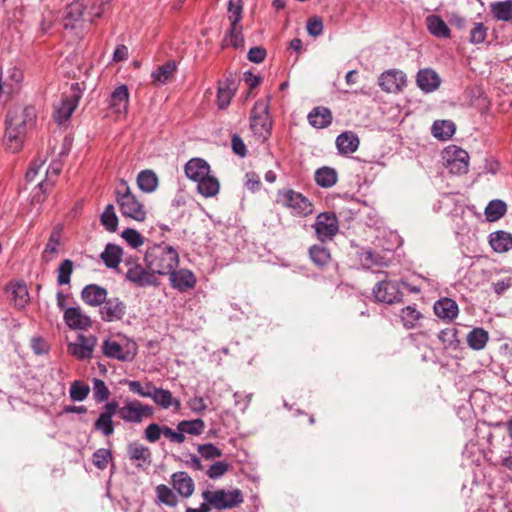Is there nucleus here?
<instances>
[{"mask_svg":"<svg viewBox=\"0 0 512 512\" xmlns=\"http://www.w3.org/2000/svg\"><path fill=\"white\" fill-rule=\"evenodd\" d=\"M35 122L36 110L33 106L10 110L6 116V148L13 153L18 152L23 146L27 131L34 127Z\"/></svg>","mask_w":512,"mask_h":512,"instance_id":"obj_1","label":"nucleus"},{"mask_svg":"<svg viewBox=\"0 0 512 512\" xmlns=\"http://www.w3.org/2000/svg\"><path fill=\"white\" fill-rule=\"evenodd\" d=\"M146 267L156 275L166 276L179 264V253L171 245L160 243L150 246L145 253Z\"/></svg>","mask_w":512,"mask_h":512,"instance_id":"obj_2","label":"nucleus"},{"mask_svg":"<svg viewBox=\"0 0 512 512\" xmlns=\"http://www.w3.org/2000/svg\"><path fill=\"white\" fill-rule=\"evenodd\" d=\"M101 349L107 358L130 362L134 360L138 347L134 340L122 334H115L103 341Z\"/></svg>","mask_w":512,"mask_h":512,"instance_id":"obj_3","label":"nucleus"},{"mask_svg":"<svg viewBox=\"0 0 512 512\" xmlns=\"http://www.w3.org/2000/svg\"><path fill=\"white\" fill-rule=\"evenodd\" d=\"M116 201L124 217L142 222L146 218L144 205L132 193L127 181L121 179L116 189Z\"/></svg>","mask_w":512,"mask_h":512,"instance_id":"obj_4","label":"nucleus"},{"mask_svg":"<svg viewBox=\"0 0 512 512\" xmlns=\"http://www.w3.org/2000/svg\"><path fill=\"white\" fill-rule=\"evenodd\" d=\"M203 500L208 501L216 510H228L240 506L244 502V495L238 488L204 490L201 494Z\"/></svg>","mask_w":512,"mask_h":512,"instance_id":"obj_5","label":"nucleus"},{"mask_svg":"<svg viewBox=\"0 0 512 512\" xmlns=\"http://www.w3.org/2000/svg\"><path fill=\"white\" fill-rule=\"evenodd\" d=\"M277 203L288 208L294 216L305 217L313 213L312 202L301 193L292 189L279 190Z\"/></svg>","mask_w":512,"mask_h":512,"instance_id":"obj_6","label":"nucleus"},{"mask_svg":"<svg viewBox=\"0 0 512 512\" xmlns=\"http://www.w3.org/2000/svg\"><path fill=\"white\" fill-rule=\"evenodd\" d=\"M118 416L127 423L140 424L143 420L151 418L154 415V409L148 404L139 400L125 399L123 405H118L116 411Z\"/></svg>","mask_w":512,"mask_h":512,"instance_id":"obj_7","label":"nucleus"},{"mask_svg":"<svg viewBox=\"0 0 512 512\" xmlns=\"http://www.w3.org/2000/svg\"><path fill=\"white\" fill-rule=\"evenodd\" d=\"M443 165L452 174H465L469 167V155L464 149L450 145L442 153Z\"/></svg>","mask_w":512,"mask_h":512,"instance_id":"obj_8","label":"nucleus"},{"mask_svg":"<svg viewBox=\"0 0 512 512\" xmlns=\"http://www.w3.org/2000/svg\"><path fill=\"white\" fill-rule=\"evenodd\" d=\"M81 98V90L79 84L75 83L71 86V93L61 99L60 103L55 107L54 119L57 123L62 124L67 121Z\"/></svg>","mask_w":512,"mask_h":512,"instance_id":"obj_9","label":"nucleus"},{"mask_svg":"<svg viewBox=\"0 0 512 512\" xmlns=\"http://www.w3.org/2000/svg\"><path fill=\"white\" fill-rule=\"evenodd\" d=\"M97 345V337L94 335L78 334L74 342H69L67 349L69 354L77 360H89L93 357Z\"/></svg>","mask_w":512,"mask_h":512,"instance_id":"obj_10","label":"nucleus"},{"mask_svg":"<svg viewBox=\"0 0 512 512\" xmlns=\"http://www.w3.org/2000/svg\"><path fill=\"white\" fill-rule=\"evenodd\" d=\"M269 106L264 100L257 101L251 112V129L259 136L269 133L271 122L268 115Z\"/></svg>","mask_w":512,"mask_h":512,"instance_id":"obj_11","label":"nucleus"},{"mask_svg":"<svg viewBox=\"0 0 512 512\" xmlns=\"http://www.w3.org/2000/svg\"><path fill=\"white\" fill-rule=\"evenodd\" d=\"M314 228L316 236L320 241L331 240L339 230L337 217L329 212L320 213L316 217Z\"/></svg>","mask_w":512,"mask_h":512,"instance_id":"obj_12","label":"nucleus"},{"mask_svg":"<svg viewBox=\"0 0 512 512\" xmlns=\"http://www.w3.org/2000/svg\"><path fill=\"white\" fill-rule=\"evenodd\" d=\"M378 83L385 92L398 93L406 86L407 78L403 71L390 69L380 75Z\"/></svg>","mask_w":512,"mask_h":512,"instance_id":"obj_13","label":"nucleus"},{"mask_svg":"<svg viewBox=\"0 0 512 512\" xmlns=\"http://www.w3.org/2000/svg\"><path fill=\"white\" fill-rule=\"evenodd\" d=\"M127 265H130L129 269L126 272V279L131 283L135 284L138 287H145L151 285H157V279L153 271L144 268L142 265L138 263H130L126 262Z\"/></svg>","mask_w":512,"mask_h":512,"instance_id":"obj_14","label":"nucleus"},{"mask_svg":"<svg viewBox=\"0 0 512 512\" xmlns=\"http://www.w3.org/2000/svg\"><path fill=\"white\" fill-rule=\"evenodd\" d=\"M24 75L21 69L11 67L4 76L0 77V93L14 96L18 94L23 86Z\"/></svg>","mask_w":512,"mask_h":512,"instance_id":"obj_15","label":"nucleus"},{"mask_svg":"<svg viewBox=\"0 0 512 512\" xmlns=\"http://www.w3.org/2000/svg\"><path fill=\"white\" fill-rule=\"evenodd\" d=\"M375 298L384 303H395L402 299V292L400 291L399 284L395 281H381L373 288Z\"/></svg>","mask_w":512,"mask_h":512,"instance_id":"obj_16","label":"nucleus"},{"mask_svg":"<svg viewBox=\"0 0 512 512\" xmlns=\"http://www.w3.org/2000/svg\"><path fill=\"white\" fill-rule=\"evenodd\" d=\"M63 318L72 330H86L92 325L91 318L82 311L80 306L65 309Z\"/></svg>","mask_w":512,"mask_h":512,"instance_id":"obj_17","label":"nucleus"},{"mask_svg":"<svg viewBox=\"0 0 512 512\" xmlns=\"http://www.w3.org/2000/svg\"><path fill=\"white\" fill-rule=\"evenodd\" d=\"M118 403L111 401L105 404L103 412L100 413L99 417L94 423V428L101 431L104 436H110L114 433V426L112 418L117 414Z\"/></svg>","mask_w":512,"mask_h":512,"instance_id":"obj_18","label":"nucleus"},{"mask_svg":"<svg viewBox=\"0 0 512 512\" xmlns=\"http://www.w3.org/2000/svg\"><path fill=\"white\" fill-rule=\"evenodd\" d=\"M129 89L125 84L117 86L108 99L109 108L116 114H126L129 106Z\"/></svg>","mask_w":512,"mask_h":512,"instance_id":"obj_19","label":"nucleus"},{"mask_svg":"<svg viewBox=\"0 0 512 512\" xmlns=\"http://www.w3.org/2000/svg\"><path fill=\"white\" fill-rule=\"evenodd\" d=\"M171 286L181 292H186L193 289L196 285V277L194 273L189 269H173V272L169 273Z\"/></svg>","mask_w":512,"mask_h":512,"instance_id":"obj_20","label":"nucleus"},{"mask_svg":"<svg viewBox=\"0 0 512 512\" xmlns=\"http://www.w3.org/2000/svg\"><path fill=\"white\" fill-rule=\"evenodd\" d=\"M5 292L17 309H23L29 302V292L26 284L23 282H10L6 285Z\"/></svg>","mask_w":512,"mask_h":512,"instance_id":"obj_21","label":"nucleus"},{"mask_svg":"<svg viewBox=\"0 0 512 512\" xmlns=\"http://www.w3.org/2000/svg\"><path fill=\"white\" fill-rule=\"evenodd\" d=\"M102 305L100 314L104 321L120 320L126 313V306L119 298H106Z\"/></svg>","mask_w":512,"mask_h":512,"instance_id":"obj_22","label":"nucleus"},{"mask_svg":"<svg viewBox=\"0 0 512 512\" xmlns=\"http://www.w3.org/2000/svg\"><path fill=\"white\" fill-rule=\"evenodd\" d=\"M171 484L178 494L189 498L195 489L194 480L184 471L176 472L171 477Z\"/></svg>","mask_w":512,"mask_h":512,"instance_id":"obj_23","label":"nucleus"},{"mask_svg":"<svg viewBox=\"0 0 512 512\" xmlns=\"http://www.w3.org/2000/svg\"><path fill=\"white\" fill-rule=\"evenodd\" d=\"M83 5L75 2L68 6L67 13L64 18V29H84Z\"/></svg>","mask_w":512,"mask_h":512,"instance_id":"obj_24","label":"nucleus"},{"mask_svg":"<svg viewBox=\"0 0 512 512\" xmlns=\"http://www.w3.org/2000/svg\"><path fill=\"white\" fill-rule=\"evenodd\" d=\"M81 297L86 304L97 307L101 306L105 302L107 298V291L99 285L90 284L83 288Z\"/></svg>","mask_w":512,"mask_h":512,"instance_id":"obj_25","label":"nucleus"},{"mask_svg":"<svg viewBox=\"0 0 512 512\" xmlns=\"http://www.w3.org/2000/svg\"><path fill=\"white\" fill-rule=\"evenodd\" d=\"M185 174L189 179L198 182L210 174V166L203 159L194 158L186 163Z\"/></svg>","mask_w":512,"mask_h":512,"instance_id":"obj_26","label":"nucleus"},{"mask_svg":"<svg viewBox=\"0 0 512 512\" xmlns=\"http://www.w3.org/2000/svg\"><path fill=\"white\" fill-rule=\"evenodd\" d=\"M435 314L442 320L452 321L459 312L457 303L450 298H442L434 304Z\"/></svg>","mask_w":512,"mask_h":512,"instance_id":"obj_27","label":"nucleus"},{"mask_svg":"<svg viewBox=\"0 0 512 512\" xmlns=\"http://www.w3.org/2000/svg\"><path fill=\"white\" fill-rule=\"evenodd\" d=\"M149 398L163 409H168L173 406L175 410L178 411L181 408L180 400L173 398L172 393L169 390L153 386Z\"/></svg>","mask_w":512,"mask_h":512,"instance_id":"obj_28","label":"nucleus"},{"mask_svg":"<svg viewBox=\"0 0 512 512\" xmlns=\"http://www.w3.org/2000/svg\"><path fill=\"white\" fill-rule=\"evenodd\" d=\"M416 82L422 91L432 92L439 87L440 78L435 71L422 69L417 74Z\"/></svg>","mask_w":512,"mask_h":512,"instance_id":"obj_29","label":"nucleus"},{"mask_svg":"<svg viewBox=\"0 0 512 512\" xmlns=\"http://www.w3.org/2000/svg\"><path fill=\"white\" fill-rule=\"evenodd\" d=\"M358 136L352 131H346L336 138V147L340 154L354 153L359 147Z\"/></svg>","mask_w":512,"mask_h":512,"instance_id":"obj_30","label":"nucleus"},{"mask_svg":"<svg viewBox=\"0 0 512 512\" xmlns=\"http://www.w3.org/2000/svg\"><path fill=\"white\" fill-rule=\"evenodd\" d=\"M308 121L311 126L317 129L326 128L332 122V113L326 107H315L308 114Z\"/></svg>","mask_w":512,"mask_h":512,"instance_id":"obj_31","label":"nucleus"},{"mask_svg":"<svg viewBox=\"0 0 512 512\" xmlns=\"http://www.w3.org/2000/svg\"><path fill=\"white\" fill-rule=\"evenodd\" d=\"M489 243L494 251L507 252L512 249V235L504 231H496L490 234Z\"/></svg>","mask_w":512,"mask_h":512,"instance_id":"obj_32","label":"nucleus"},{"mask_svg":"<svg viewBox=\"0 0 512 512\" xmlns=\"http://www.w3.org/2000/svg\"><path fill=\"white\" fill-rule=\"evenodd\" d=\"M127 453L130 460L139 462L138 466H141L142 463H150L151 452L149 448L139 442L129 443Z\"/></svg>","mask_w":512,"mask_h":512,"instance_id":"obj_33","label":"nucleus"},{"mask_svg":"<svg viewBox=\"0 0 512 512\" xmlns=\"http://www.w3.org/2000/svg\"><path fill=\"white\" fill-rule=\"evenodd\" d=\"M456 126L451 120H437L432 125V135L442 141L450 139L455 133Z\"/></svg>","mask_w":512,"mask_h":512,"instance_id":"obj_34","label":"nucleus"},{"mask_svg":"<svg viewBox=\"0 0 512 512\" xmlns=\"http://www.w3.org/2000/svg\"><path fill=\"white\" fill-rule=\"evenodd\" d=\"M137 185L145 193H152L158 187V177L152 170H143L137 175Z\"/></svg>","mask_w":512,"mask_h":512,"instance_id":"obj_35","label":"nucleus"},{"mask_svg":"<svg viewBox=\"0 0 512 512\" xmlns=\"http://www.w3.org/2000/svg\"><path fill=\"white\" fill-rule=\"evenodd\" d=\"M122 248L115 244H107L101 254V259L108 268H117L122 258Z\"/></svg>","mask_w":512,"mask_h":512,"instance_id":"obj_36","label":"nucleus"},{"mask_svg":"<svg viewBox=\"0 0 512 512\" xmlns=\"http://www.w3.org/2000/svg\"><path fill=\"white\" fill-rule=\"evenodd\" d=\"M489 340V334L483 328H474L467 335L468 346L476 351L485 348Z\"/></svg>","mask_w":512,"mask_h":512,"instance_id":"obj_37","label":"nucleus"},{"mask_svg":"<svg viewBox=\"0 0 512 512\" xmlns=\"http://www.w3.org/2000/svg\"><path fill=\"white\" fill-rule=\"evenodd\" d=\"M177 69L175 61H168L165 64L159 66L154 72H152V81L155 84H165L175 73Z\"/></svg>","mask_w":512,"mask_h":512,"instance_id":"obj_38","label":"nucleus"},{"mask_svg":"<svg viewBox=\"0 0 512 512\" xmlns=\"http://www.w3.org/2000/svg\"><path fill=\"white\" fill-rule=\"evenodd\" d=\"M197 183V190L204 197H213L219 192V181L217 178L211 176L210 174L199 180Z\"/></svg>","mask_w":512,"mask_h":512,"instance_id":"obj_39","label":"nucleus"},{"mask_svg":"<svg viewBox=\"0 0 512 512\" xmlns=\"http://www.w3.org/2000/svg\"><path fill=\"white\" fill-rule=\"evenodd\" d=\"M316 183L323 188H330L337 182V172L330 167L319 168L315 172Z\"/></svg>","mask_w":512,"mask_h":512,"instance_id":"obj_40","label":"nucleus"},{"mask_svg":"<svg viewBox=\"0 0 512 512\" xmlns=\"http://www.w3.org/2000/svg\"><path fill=\"white\" fill-rule=\"evenodd\" d=\"M243 2L242 0H230L228 3V19L230 29L228 32H237L238 23L242 19Z\"/></svg>","mask_w":512,"mask_h":512,"instance_id":"obj_41","label":"nucleus"},{"mask_svg":"<svg viewBox=\"0 0 512 512\" xmlns=\"http://www.w3.org/2000/svg\"><path fill=\"white\" fill-rule=\"evenodd\" d=\"M177 430L184 436L185 434L197 436L204 432L205 423L202 419L183 420L178 423Z\"/></svg>","mask_w":512,"mask_h":512,"instance_id":"obj_42","label":"nucleus"},{"mask_svg":"<svg viewBox=\"0 0 512 512\" xmlns=\"http://www.w3.org/2000/svg\"><path fill=\"white\" fill-rule=\"evenodd\" d=\"M359 259L361 264L366 268H371L373 266H385L386 260L384 256L379 253H376L372 250H364L359 254Z\"/></svg>","mask_w":512,"mask_h":512,"instance_id":"obj_43","label":"nucleus"},{"mask_svg":"<svg viewBox=\"0 0 512 512\" xmlns=\"http://www.w3.org/2000/svg\"><path fill=\"white\" fill-rule=\"evenodd\" d=\"M491 12L498 20L507 21L512 19V0L493 3L491 5Z\"/></svg>","mask_w":512,"mask_h":512,"instance_id":"obj_44","label":"nucleus"},{"mask_svg":"<svg viewBox=\"0 0 512 512\" xmlns=\"http://www.w3.org/2000/svg\"><path fill=\"white\" fill-rule=\"evenodd\" d=\"M155 491L159 502L169 507L177 506L178 498L168 486L160 484L156 487Z\"/></svg>","mask_w":512,"mask_h":512,"instance_id":"obj_45","label":"nucleus"},{"mask_svg":"<svg viewBox=\"0 0 512 512\" xmlns=\"http://www.w3.org/2000/svg\"><path fill=\"white\" fill-rule=\"evenodd\" d=\"M506 212V204L501 200H492L485 208V216L488 221L500 219Z\"/></svg>","mask_w":512,"mask_h":512,"instance_id":"obj_46","label":"nucleus"},{"mask_svg":"<svg viewBox=\"0 0 512 512\" xmlns=\"http://www.w3.org/2000/svg\"><path fill=\"white\" fill-rule=\"evenodd\" d=\"M73 270V261L70 259L63 260L57 269V283L59 285H68L71 281Z\"/></svg>","mask_w":512,"mask_h":512,"instance_id":"obj_47","label":"nucleus"},{"mask_svg":"<svg viewBox=\"0 0 512 512\" xmlns=\"http://www.w3.org/2000/svg\"><path fill=\"white\" fill-rule=\"evenodd\" d=\"M421 317L422 314L413 306L403 308L400 313L403 325L408 329L413 328Z\"/></svg>","mask_w":512,"mask_h":512,"instance_id":"obj_48","label":"nucleus"},{"mask_svg":"<svg viewBox=\"0 0 512 512\" xmlns=\"http://www.w3.org/2000/svg\"><path fill=\"white\" fill-rule=\"evenodd\" d=\"M311 260L318 266L326 265L330 260L329 250L322 245H314L309 250Z\"/></svg>","mask_w":512,"mask_h":512,"instance_id":"obj_49","label":"nucleus"},{"mask_svg":"<svg viewBox=\"0 0 512 512\" xmlns=\"http://www.w3.org/2000/svg\"><path fill=\"white\" fill-rule=\"evenodd\" d=\"M102 225L110 232H114L118 226V217L115 213L114 206L109 204L101 215Z\"/></svg>","mask_w":512,"mask_h":512,"instance_id":"obj_50","label":"nucleus"},{"mask_svg":"<svg viewBox=\"0 0 512 512\" xmlns=\"http://www.w3.org/2000/svg\"><path fill=\"white\" fill-rule=\"evenodd\" d=\"M112 460V453L108 449L100 448L92 455V463L100 470L107 468L109 462Z\"/></svg>","mask_w":512,"mask_h":512,"instance_id":"obj_51","label":"nucleus"},{"mask_svg":"<svg viewBox=\"0 0 512 512\" xmlns=\"http://www.w3.org/2000/svg\"><path fill=\"white\" fill-rule=\"evenodd\" d=\"M90 392L88 385L81 383L80 381H74L69 390L70 397L73 401L81 402L85 400Z\"/></svg>","mask_w":512,"mask_h":512,"instance_id":"obj_52","label":"nucleus"},{"mask_svg":"<svg viewBox=\"0 0 512 512\" xmlns=\"http://www.w3.org/2000/svg\"><path fill=\"white\" fill-rule=\"evenodd\" d=\"M230 468L231 465L228 462L217 461L207 469L206 475L212 480H217L224 476Z\"/></svg>","mask_w":512,"mask_h":512,"instance_id":"obj_53","label":"nucleus"},{"mask_svg":"<svg viewBox=\"0 0 512 512\" xmlns=\"http://www.w3.org/2000/svg\"><path fill=\"white\" fill-rule=\"evenodd\" d=\"M197 451L206 460H213L222 456V450L211 443L198 445Z\"/></svg>","mask_w":512,"mask_h":512,"instance_id":"obj_54","label":"nucleus"},{"mask_svg":"<svg viewBox=\"0 0 512 512\" xmlns=\"http://www.w3.org/2000/svg\"><path fill=\"white\" fill-rule=\"evenodd\" d=\"M429 32H450L445 21L438 15H429L426 18Z\"/></svg>","mask_w":512,"mask_h":512,"instance_id":"obj_55","label":"nucleus"},{"mask_svg":"<svg viewBox=\"0 0 512 512\" xmlns=\"http://www.w3.org/2000/svg\"><path fill=\"white\" fill-rule=\"evenodd\" d=\"M93 395L97 402H103L109 398L110 392L101 379L95 378L93 380Z\"/></svg>","mask_w":512,"mask_h":512,"instance_id":"obj_56","label":"nucleus"},{"mask_svg":"<svg viewBox=\"0 0 512 512\" xmlns=\"http://www.w3.org/2000/svg\"><path fill=\"white\" fill-rule=\"evenodd\" d=\"M122 237L132 247L138 248L144 244L143 236L134 229L127 228L122 232Z\"/></svg>","mask_w":512,"mask_h":512,"instance_id":"obj_57","label":"nucleus"},{"mask_svg":"<svg viewBox=\"0 0 512 512\" xmlns=\"http://www.w3.org/2000/svg\"><path fill=\"white\" fill-rule=\"evenodd\" d=\"M127 385L129 391L145 398L150 397V393L153 388V386L150 383L143 386L139 381H127Z\"/></svg>","mask_w":512,"mask_h":512,"instance_id":"obj_58","label":"nucleus"},{"mask_svg":"<svg viewBox=\"0 0 512 512\" xmlns=\"http://www.w3.org/2000/svg\"><path fill=\"white\" fill-rule=\"evenodd\" d=\"M59 248V243L47 242L41 255L42 262L49 263L53 261L59 254Z\"/></svg>","mask_w":512,"mask_h":512,"instance_id":"obj_59","label":"nucleus"},{"mask_svg":"<svg viewBox=\"0 0 512 512\" xmlns=\"http://www.w3.org/2000/svg\"><path fill=\"white\" fill-rule=\"evenodd\" d=\"M233 97V92L230 88L220 87L217 94V103L220 109H225Z\"/></svg>","mask_w":512,"mask_h":512,"instance_id":"obj_60","label":"nucleus"},{"mask_svg":"<svg viewBox=\"0 0 512 512\" xmlns=\"http://www.w3.org/2000/svg\"><path fill=\"white\" fill-rule=\"evenodd\" d=\"M162 427L156 423L149 424L145 429V438L151 442L155 443L158 441L162 435Z\"/></svg>","mask_w":512,"mask_h":512,"instance_id":"obj_61","label":"nucleus"},{"mask_svg":"<svg viewBox=\"0 0 512 512\" xmlns=\"http://www.w3.org/2000/svg\"><path fill=\"white\" fill-rule=\"evenodd\" d=\"M457 330L456 329H444L441 330L438 334L439 340L445 346H452L456 341Z\"/></svg>","mask_w":512,"mask_h":512,"instance_id":"obj_62","label":"nucleus"},{"mask_svg":"<svg viewBox=\"0 0 512 512\" xmlns=\"http://www.w3.org/2000/svg\"><path fill=\"white\" fill-rule=\"evenodd\" d=\"M62 169V165L60 162H54L52 163L49 168L47 169V172H46V179L44 182H41L39 184V187L40 188H43L44 185H48V183L51 182V184L53 183V179L54 177H56L59 172L61 171Z\"/></svg>","mask_w":512,"mask_h":512,"instance_id":"obj_63","label":"nucleus"},{"mask_svg":"<svg viewBox=\"0 0 512 512\" xmlns=\"http://www.w3.org/2000/svg\"><path fill=\"white\" fill-rule=\"evenodd\" d=\"M162 435L168 438L171 442L181 444L185 441V436L182 435L180 431H174L170 427L163 426L162 427Z\"/></svg>","mask_w":512,"mask_h":512,"instance_id":"obj_64","label":"nucleus"}]
</instances>
